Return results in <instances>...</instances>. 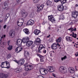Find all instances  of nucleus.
Returning <instances> with one entry per match:
<instances>
[{
  "label": "nucleus",
  "mask_w": 78,
  "mask_h": 78,
  "mask_svg": "<svg viewBox=\"0 0 78 78\" xmlns=\"http://www.w3.org/2000/svg\"><path fill=\"white\" fill-rule=\"evenodd\" d=\"M16 2L18 3L20 2V0H16Z\"/></svg>",
  "instance_id": "de8ad7c7"
},
{
  "label": "nucleus",
  "mask_w": 78,
  "mask_h": 78,
  "mask_svg": "<svg viewBox=\"0 0 78 78\" xmlns=\"http://www.w3.org/2000/svg\"><path fill=\"white\" fill-rule=\"evenodd\" d=\"M8 17L7 16H6L5 18V20H6V19H7V18H8Z\"/></svg>",
  "instance_id": "4d7b16f0"
},
{
  "label": "nucleus",
  "mask_w": 78,
  "mask_h": 78,
  "mask_svg": "<svg viewBox=\"0 0 78 78\" xmlns=\"http://www.w3.org/2000/svg\"><path fill=\"white\" fill-rule=\"evenodd\" d=\"M37 61H39V59H38V58H37L36 59Z\"/></svg>",
  "instance_id": "13d9d810"
},
{
  "label": "nucleus",
  "mask_w": 78,
  "mask_h": 78,
  "mask_svg": "<svg viewBox=\"0 0 78 78\" xmlns=\"http://www.w3.org/2000/svg\"><path fill=\"white\" fill-rule=\"evenodd\" d=\"M76 31V28H75L74 29H73V31Z\"/></svg>",
  "instance_id": "3c124183"
},
{
  "label": "nucleus",
  "mask_w": 78,
  "mask_h": 78,
  "mask_svg": "<svg viewBox=\"0 0 78 78\" xmlns=\"http://www.w3.org/2000/svg\"><path fill=\"white\" fill-rule=\"evenodd\" d=\"M59 71L62 73H66L67 72V69L64 66L60 67L59 68Z\"/></svg>",
  "instance_id": "7ed1b4c3"
},
{
  "label": "nucleus",
  "mask_w": 78,
  "mask_h": 78,
  "mask_svg": "<svg viewBox=\"0 0 78 78\" xmlns=\"http://www.w3.org/2000/svg\"><path fill=\"white\" fill-rule=\"evenodd\" d=\"M56 45H59V43H57V44H56Z\"/></svg>",
  "instance_id": "0e129e2a"
},
{
  "label": "nucleus",
  "mask_w": 78,
  "mask_h": 78,
  "mask_svg": "<svg viewBox=\"0 0 78 78\" xmlns=\"http://www.w3.org/2000/svg\"><path fill=\"white\" fill-rule=\"evenodd\" d=\"M67 2V0H63V3H65L66 2Z\"/></svg>",
  "instance_id": "49530a36"
},
{
  "label": "nucleus",
  "mask_w": 78,
  "mask_h": 78,
  "mask_svg": "<svg viewBox=\"0 0 78 78\" xmlns=\"http://www.w3.org/2000/svg\"><path fill=\"white\" fill-rule=\"evenodd\" d=\"M23 40L22 41V40L20 39H18L16 41V44L18 46H20L22 45V42L23 43Z\"/></svg>",
  "instance_id": "6e6552de"
},
{
  "label": "nucleus",
  "mask_w": 78,
  "mask_h": 78,
  "mask_svg": "<svg viewBox=\"0 0 78 78\" xmlns=\"http://www.w3.org/2000/svg\"><path fill=\"white\" fill-rule=\"evenodd\" d=\"M9 13H8L6 14V16L7 17H9Z\"/></svg>",
  "instance_id": "37998d69"
},
{
  "label": "nucleus",
  "mask_w": 78,
  "mask_h": 78,
  "mask_svg": "<svg viewBox=\"0 0 78 78\" xmlns=\"http://www.w3.org/2000/svg\"><path fill=\"white\" fill-rule=\"evenodd\" d=\"M32 69H33V66L32 65L27 66L25 68V70L26 71L31 70Z\"/></svg>",
  "instance_id": "f8f14e48"
},
{
  "label": "nucleus",
  "mask_w": 78,
  "mask_h": 78,
  "mask_svg": "<svg viewBox=\"0 0 78 78\" xmlns=\"http://www.w3.org/2000/svg\"><path fill=\"white\" fill-rule=\"evenodd\" d=\"M49 30H50V27H49Z\"/></svg>",
  "instance_id": "774afa93"
},
{
  "label": "nucleus",
  "mask_w": 78,
  "mask_h": 78,
  "mask_svg": "<svg viewBox=\"0 0 78 78\" xmlns=\"http://www.w3.org/2000/svg\"><path fill=\"white\" fill-rule=\"evenodd\" d=\"M47 70L49 72H53L55 71V69L53 66H49L47 68Z\"/></svg>",
  "instance_id": "423d86ee"
},
{
  "label": "nucleus",
  "mask_w": 78,
  "mask_h": 78,
  "mask_svg": "<svg viewBox=\"0 0 78 78\" xmlns=\"http://www.w3.org/2000/svg\"><path fill=\"white\" fill-rule=\"evenodd\" d=\"M66 58H67V56H66V55H65L64 56V57L62 58L61 60H62V61H63V60H64V59H66Z\"/></svg>",
  "instance_id": "c9c22d12"
},
{
  "label": "nucleus",
  "mask_w": 78,
  "mask_h": 78,
  "mask_svg": "<svg viewBox=\"0 0 78 78\" xmlns=\"http://www.w3.org/2000/svg\"><path fill=\"white\" fill-rule=\"evenodd\" d=\"M10 44V40H9L7 41L8 45H9Z\"/></svg>",
  "instance_id": "a18cd8bd"
},
{
  "label": "nucleus",
  "mask_w": 78,
  "mask_h": 78,
  "mask_svg": "<svg viewBox=\"0 0 78 78\" xmlns=\"http://www.w3.org/2000/svg\"><path fill=\"white\" fill-rule=\"evenodd\" d=\"M78 15V12L76 11H73L72 12V16L74 17V19H76Z\"/></svg>",
  "instance_id": "0eeeda50"
},
{
  "label": "nucleus",
  "mask_w": 78,
  "mask_h": 78,
  "mask_svg": "<svg viewBox=\"0 0 78 78\" xmlns=\"http://www.w3.org/2000/svg\"><path fill=\"white\" fill-rule=\"evenodd\" d=\"M21 20H22V21H23V22H19V21H18L17 23V25L18 26H19V27H21V26H22V25H23V23L24 22V19H23V18L21 19Z\"/></svg>",
  "instance_id": "a211bd4d"
},
{
  "label": "nucleus",
  "mask_w": 78,
  "mask_h": 78,
  "mask_svg": "<svg viewBox=\"0 0 78 78\" xmlns=\"http://www.w3.org/2000/svg\"><path fill=\"white\" fill-rule=\"evenodd\" d=\"M37 55L40 58V61L41 62H44V56L40 55V54H37Z\"/></svg>",
  "instance_id": "f3484780"
},
{
  "label": "nucleus",
  "mask_w": 78,
  "mask_h": 78,
  "mask_svg": "<svg viewBox=\"0 0 78 78\" xmlns=\"http://www.w3.org/2000/svg\"><path fill=\"white\" fill-rule=\"evenodd\" d=\"M60 1L62 4H64V3H63V0H60Z\"/></svg>",
  "instance_id": "09e8293b"
},
{
  "label": "nucleus",
  "mask_w": 78,
  "mask_h": 78,
  "mask_svg": "<svg viewBox=\"0 0 78 78\" xmlns=\"http://www.w3.org/2000/svg\"><path fill=\"white\" fill-rule=\"evenodd\" d=\"M1 66L2 68H6V69L10 68L9 62L7 61L2 62Z\"/></svg>",
  "instance_id": "f03ea898"
},
{
  "label": "nucleus",
  "mask_w": 78,
  "mask_h": 78,
  "mask_svg": "<svg viewBox=\"0 0 78 78\" xmlns=\"http://www.w3.org/2000/svg\"><path fill=\"white\" fill-rule=\"evenodd\" d=\"M49 20L53 23V22H55V18L53 17V15H50L48 16Z\"/></svg>",
  "instance_id": "9d476101"
},
{
  "label": "nucleus",
  "mask_w": 78,
  "mask_h": 78,
  "mask_svg": "<svg viewBox=\"0 0 78 78\" xmlns=\"http://www.w3.org/2000/svg\"><path fill=\"white\" fill-rule=\"evenodd\" d=\"M21 71V69L20 68H17L15 69V72L16 73H19Z\"/></svg>",
  "instance_id": "cd10ccee"
},
{
  "label": "nucleus",
  "mask_w": 78,
  "mask_h": 78,
  "mask_svg": "<svg viewBox=\"0 0 78 78\" xmlns=\"http://www.w3.org/2000/svg\"><path fill=\"white\" fill-rule=\"evenodd\" d=\"M73 28H70L69 29H68V30H71V32L73 31Z\"/></svg>",
  "instance_id": "c03bdc74"
},
{
  "label": "nucleus",
  "mask_w": 78,
  "mask_h": 78,
  "mask_svg": "<svg viewBox=\"0 0 78 78\" xmlns=\"http://www.w3.org/2000/svg\"><path fill=\"white\" fill-rule=\"evenodd\" d=\"M44 6V5H41L37 9V12H40V11H41V10H42V9H43Z\"/></svg>",
  "instance_id": "aec40b11"
},
{
  "label": "nucleus",
  "mask_w": 78,
  "mask_h": 78,
  "mask_svg": "<svg viewBox=\"0 0 78 78\" xmlns=\"http://www.w3.org/2000/svg\"><path fill=\"white\" fill-rule=\"evenodd\" d=\"M6 25H5L4 26L3 28L4 29H5V28H6Z\"/></svg>",
  "instance_id": "8fccbe9b"
},
{
  "label": "nucleus",
  "mask_w": 78,
  "mask_h": 78,
  "mask_svg": "<svg viewBox=\"0 0 78 78\" xmlns=\"http://www.w3.org/2000/svg\"><path fill=\"white\" fill-rule=\"evenodd\" d=\"M40 33H41V31L37 29L35 30L34 32V33L36 35H38Z\"/></svg>",
  "instance_id": "b1692460"
},
{
  "label": "nucleus",
  "mask_w": 78,
  "mask_h": 78,
  "mask_svg": "<svg viewBox=\"0 0 78 78\" xmlns=\"http://www.w3.org/2000/svg\"><path fill=\"white\" fill-rule=\"evenodd\" d=\"M66 8L65 9H67V7H64V8Z\"/></svg>",
  "instance_id": "69168bd1"
},
{
  "label": "nucleus",
  "mask_w": 78,
  "mask_h": 78,
  "mask_svg": "<svg viewBox=\"0 0 78 78\" xmlns=\"http://www.w3.org/2000/svg\"><path fill=\"white\" fill-rule=\"evenodd\" d=\"M45 48L43 46V45L41 44L40 45L38 48V52L39 53H42V50L45 49Z\"/></svg>",
  "instance_id": "9b49d317"
},
{
  "label": "nucleus",
  "mask_w": 78,
  "mask_h": 78,
  "mask_svg": "<svg viewBox=\"0 0 78 78\" xmlns=\"http://www.w3.org/2000/svg\"><path fill=\"white\" fill-rule=\"evenodd\" d=\"M2 37H6V35H4L3 36H2Z\"/></svg>",
  "instance_id": "6e6d98bb"
},
{
  "label": "nucleus",
  "mask_w": 78,
  "mask_h": 78,
  "mask_svg": "<svg viewBox=\"0 0 78 78\" xmlns=\"http://www.w3.org/2000/svg\"><path fill=\"white\" fill-rule=\"evenodd\" d=\"M23 49V48L21 46H19L17 47V48L15 49V51L16 53H19V52H20L22 49Z\"/></svg>",
  "instance_id": "1a4fd4ad"
},
{
  "label": "nucleus",
  "mask_w": 78,
  "mask_h": 78,
  "mask_svg": "<svg viewBox=\"0 0 78 78\" xmlns=\"http://www.w3.org/2000/svg\"><path fill=\"white\" fill-rule=\"evenodd\" d=\"M23 31L26 34L28 35L30 34V31L27 28H25L23 30Z\"/></svg>",
  "instance_id": "4be33fe9"
},
{
  "label": "nucleus",
  "mask_w": 78,
  "mask_h": 78,
  "mask_svg": "<svg viewBox=\"0 0 78 78\" xmlns=\"http://www.w3.org/2000/svg\"><path fill=\"white\" fill-rule=\"evenodd\" d=\"M40 72L41 75H47V73H48V71H47V70L46 69L44 68H41L40 70Z\"/></svg>",
  "instance_id": "20e7f679"
},
{
  "label": "nucleus",
  "mask_w": 78,
  "mask_h": 78,
  "mask_svg": "<svg viewBox=\"0 0 78 78\" xmlns=\"http://www.w3.org/2000/svg\"><path fill=\"white\" fill-rule=\"evenodd\" d=\"M2 38H3V37H1L0 39V44L3 45V46H5L6 44V43L3 41V40H2Z\"/></svg>",
  "instance_id": "4468645a"
},
{
  "label": "nucleus",
  "mask_w": 78,
  "mask_h": 78,
  "mask_svg": "<svg viewBox=\"0 0 78 78\" xmlns=\"http://www.w3.org/2000/svg\"><path fill=\"white\" fill-rule=\"evenodd\" d=\"M27 16H28V13L27 12H23L22 14V17L23 18H26Z\"/></svg>",
  "instance_id": "5701e85b"
},
{
  "label": "nucleus",
  "mask_w": 78,
  "mask_h": 78,
  "mask_svg": "<svg viewBox=\"0 0 78 78\" xmlns=\"http://www.w3.org/2000/svg\"><path fill=\"white\" fill-rule=\"evenodd\" d=\"M74 35H75V36H77V34H74Z\"/></svg>",
  "instance_id": "680f3d73"
},
{
  "label": "nucleus",
  "mask_w": 78,
  "mask_h": 78,
  "mask_svg": "<svg viewBox=\"0 0 78 78\" xmlns=\"http://www.w3.org/2000/svg\"><path fill=\"white\" fill-rule=\"evenodd\" d=\"M24 55L25 57H28V56H29V54H28V51H26V52H25Z\"/></svg>",
  "instance_id": "7c9ffc66"
},
{
  "label": "nucleus",
  "mask_w": 78,
  "mask_h": 78,
  "mask_svg": "<svg viewBox=\"0 0 78 78\" xmlns=\"http://www.w3.org/2000/svg\"><path fill=\"white\" fill-rule=\"evenodd\" d=\"M23 42L24 44H26L27 46L29 47H30L31 45L33 43V42L32 41L29 40L28 37H26L24 38Z\"/></svg>",
  "instance_id": "f257e3e1"
},
{
  "label": "nucleus",
  "mask_w": 78,
  "mask_h": 78,
  "mask_svg": "<svg viewBox=\"0 0 78 78\" xmlns=\"http://www.w3.org/2000/svg\"><path fill=\"white\" fill-rule=\"evenodd\" d=\"M50 35H49V36H48L47 37V38H48L49 37H50Z\"/></svg>",
  "instance_id": "5fc2aeb1"
},
{
  "label": "nucleus",
  "mask_w": 78,
  "mask_h": 78,
  "mask_svg": "<svg viewBox=\"0 0 78 78\" xmlns=\"http://www.w3.org/2000/svg\"><path fill=\"white\" fill-rule=\"evenodd\" d=\"M34 23V22L32 20H30L28 21L27 23V25H33Z\"/></svg>",
  "instance_id": "393cba45"
},
{
  "label": "nucleus",
  "mask_w": 78,
  "mask_h": 78,
  "mask_svg": "<svg viewBox=\"0 0 78 78\" xmlns=\"http://www.w3.org/2000/svg\"><path fill=\"white\" fill-rule=\"evenodd\" d=\"M77 55L76 54H75V55L76 56V57H77V56H78V52H77Z\"/></svg>",
  "instance_id": "864d4df0"
},
{
  "label": "nucleus",
  "mask_w": 78,
  "mask_h": 78,
  "mask_svg": "<svg viewBox=\"0 0 78 78\" xmlns=\"http://www.w3.org/2000/svg\"><path fill=\"white\" fill-rule=\"evenodd\" d=\"M11 55L10 54H8L7 55V59H8L9 58H11Z\"/></svg>",
  "instance_id": "f704fd0d"
},
{
  "label": "nucleus",
  "mask_w": 78,
  "mask_h": 78,
  "mask_svg": "<svg viewBox=\"0 0 78 78\" xmlns=\"http://www.w3.org/2000/svg\"><path fill=\"white\" fill-rule=\"evenodd\" d=\"M61 0H54L55 2H56V3H58V2H60Z\"/></svg>",
  "instance_id": "a19ab883"
},
{
  "label": "nucleus",
  "mask_w": 78,
  "mask_h": 78,
  "mask_svg": "<svg viewBox=\"0 0 78 78\" xmlns=\"http://www.w3.org/2000/svg\"><path fill=\"white\" fill-rule=\"evenodd\" d=\"M3 22V20H0V23H2Z\"/></svg>",
  "instance_id": "603ef678"
},
{
  "label": "nucleus",
  "mask_w": 78,
  "mask_h": 78,
  "mask_svg": "<svg viewBox=\"0 0 78 78\" xmlns=\"http://www.w3.org/2000/svg\"><path fill=\"white\" fill-rule=\"evenodd\" d=\"M41 40L39 38H37L36 41L34 42V44L37 45H39L40 44H41Z\"/></svg>",
  "instance_id": "ddd939ff"
},
{
  "label": "nucleus",
  "mask_w": 78,
  "mask_h": 78,
  "mask_svg": "<svg viewBox=\"0 0 78 78\" xmlns=\"http://www.w3.org/2000/svg\"><path fill=\"white\" fill-rule=\"evenodd\" d=\"M8 4L6 3H4L2 5V7L4 9H6V8H8Z\"/></svg>",
  "instance_id": "bb28decb"
},
{
  "label": "nucleus",
  "mask_w": 78,
  "mask_h": 78,
  "mask_svg": "<svg viewBox=\"0 0 78 78\" xmlns=\"http://www.w3.org/2000/svg\"><path fill=\"white\" fill-rule=\"evenodd\" d=\"M42 50H43V52L44 53H46V52L47 51L45 50V49H42Z\"/></svg>",
  "instance_id": "ea45409f"
},
{
  "label": "nucleus",
  "mask_w": 78,
  "mask_h": 78,
  "mask_svg": "<svg viewBox=\"0 0 78 78\" xmlns=\"http://www.w3.org/2000/svg\"><path fill=\"white\" fill-rule=\"evenodd\" d=\"M53 76H54V77H56V76H55V74H53Z\"/></svg>",
  "instance_id": "bf43d9fd"
},
{
  "label": "nucleus",
  "mask_w": 78,
  "mask_h": 78,
  "mask_svg": "<svg viewBox=\"0 0 78 78\" xmlns=\"http://www.w3.org/2000/svg\"><path fill=\"white\" fill-rule=\"evenodd\" d=\"M61 19H64V15H61L60 16Z\"/></svg>",
  "instance_id": "58836bf2"
},
{
  "label": "nucleus",
  "mask_w": 78,
  "mask_h": 78,
  "mask_svg": "<svg viewBox=\"0 0 78 78\" xmlns=\"http://www.w3.org/2000/svg\"><path fill=\"white\" fill-rule=\"evenodd\" d=\"M7 77L6 75L2 73H0V78H6Z\"/></svg>",
  "instance_id": "412c9836"
},
{
  "label": "nucleus",
  "mask_w": 78,
  "mask_h": 78,
  "mask_svg": "<svg viewBox=\"0 0 78 78\" xmlns=\"http://www.w3.org/2000/svg\"><path fill=\"white\" fill-rule=\"evenodd\" d=\"M46 4L48 6L51 5V2L50 1V0H48L47 1Z\"/></svg>",
  "instance_id": "c756f323"
},
{
  "label": "nucleus",
  "mask_w": 78,
  "mask_h": 78,
  "mask_svg": "<svg viewBox=\"0 0 78 78\" xmlns=\"http://www.w3.org/2000/svg\"><path fill=\"white\" fill-rule=\"evenodd\" d=\"M69 71L70 73H74V69H69Z\"/></svg>",
  "instance_id": "473e14b6"
},
{
  "label": "nucleus",
  "mask_w": 78,
  "mask_h": 78,
  "mask_svg": "<svg viewBox=\"0 0 78 78\" xmlns=\"http://www.w3.org/2000/svg\"><path fill=\"white\" fill-rule=\"evenodd\" d=\"M15 31L13 30H11L9 32V36H11L12 37H14L15 36Z\"/></svg>",
  "instance_id": "2eb2a0df"
},
{
  "label": "nucleus",
  "mask_w": 78,
  "mask_h": 78,
  "mask_svg": "<svg viewBox=\"0 0 78 78\" xmlns=\"http://www.w3.org/2000/svg\"><path fill=\"white\" fill-rule=\"evenodd\" d=\"M61 41H62V38L59 37L56 40V42H57L60 43L61 42Z\"/></svg>",
  "instance_id": "c85d7f7f"
},
{
  "label": "nucleus",
  "mask_w": 78,
  "mask_h": 78,
  "mask_svg": "<svg viewBox=\"0 0 78 78\" xmlns=\"http://www.w3.org/2000/svg\"><path fill=\"white\" fill-rule=\"evenodd\" d=\"M58 10L59 11H62L64 9V7L63 5H58Z\"/></svg>",
  "instance_id": "dca6fc26"
},
{
  "label": "nucleus",
  "mask_w": 78,
  "mask_h": 78,
  "mask_svg": "<svg viewBox=\"0 0 78 78\" xmlns=\"http://www.w3.org/2000/svg\"><path fill=\"white\" fill-rule=\"evenodd\" d=\"M58 45L54 43L51 46V48L52 49H53L54 50H56L57 48H58Z\"/></svg>",
  "instance_id": "6ab92c4d"
},
{
  "label": "nucleus",
  "mask_w": 78,
  "mask_h": 78,
  "mask_svg": "<svg viewBox=\"0 0 78 78\" xmlns=\"http://www.w3.org/2000/svg\"><path fill=\"white\" fill-rule=\"evenodd\" d=\"M31 48H32V49H33V48H34V47H35V45H34V44H32V45H31Z\"/></svg>",
  "instance_id": "e433bc0d"
},
{
  "label": "nucleus",
  "mask_w": 78,
  "mask_h": 78,
  "mask_svg": "<svg viewBox=\"0 0 78 78\" xmlns=\"http://www.w3.org/2000/svg\"><path fill=\"white\" fill-rule=\"evenodd\" d=\"M75 69H76V66H75Z\"/></svg>",
  "instance_id": "338daca9"
},
{
  "label": "nucleus",
  "mask_w": 78,
  "mask_h": 78,
  "mask_svg": "<svg viewBox=\"0 0 78 78\" xmlns=\"http://www.w3.org/2000/svg\"><path fill=\"white\" fill-rule=\"evenodd\" d=\"M13 61L16 62L17 64H18L19 66H22V65L23 64L24 62H25V60L23 59H22L20 60L19 62H18V61L16 60H14Z\"/></svg>",
  "instance_id": "39448f33"
},
{
  "label": "nucleus",
  "mask_w": 78,
  "mask_h": 78,
  "mask_svg": "<svg viewBox=\"0 0 78 78\" xmlns=\"http://www.w3.org/2000/svg\"><path fill=\"white\" fill-rule=\"evenodd\" d=\"M1 28H2V26L0 25V30L1 29Z\"/></svg>",
  "instance_id": "052dcab7"
},
{
  "label": "nucleus",
  "mask_w": 78,
  "mask_h": 78,
  "mask_svg": "<svg viewBox=\"0 0 78 78\" xmlns=\"http://www.w3.org/2000/svg\"><path fill=\"white\" fill-rule=\"evenodd\" d=\"M74 32L73 33V35H72V37H74V38H76V36H74Z\"/></svg>",
  "instance_id": "79ce46f5"
},
{
  "label": "nucleus",
  "mask_w": 78,
  "mask_h": 78,
  "mask_svg": "<svg viewBox=\"0 0 78 78\" xmlns=\"http://www.w3.org/2000/svg\"><path fill=\"white\" fill-rule=\"evenodd\" d=\"M34 16V14L33 13H31L30 15V18H33Z\"/></svg>",
  "instance_id": "72a5a7b5"
},
{
  "label": "nucleus",
  "mask_w": 78,
  "mask_h": 78,
  "mask_svg": "<svg viewBox=\"0 0 78 78\" xmlns=\"http://www.w3.org/2000/svg\"><path fill=\"white\" fill-rule=\"evenodd\" d=\"M66 40L67 41H69L70 42H72V38L70 37L67 36L66 37Z\"/></svg>",
  "instance_id": "a878e982"
},
{
  "label": "nucleus",
  "mask_w": 78,
  "mask_h": 78,
  "mask_svg": "<svg viewBox=\"0 0 78 78\" xmlns=\"http://www.w3.org/2000/svg\"><path fill=\"white\" fill-rule=\"evenodd\" d=\"M8 50H11L12 49V46L9 45V47L7 48Z\"/></svg>",
  "instance_id": "2f4dec72"
},
{
  "label": "nucleus",
  "mask_w": 78,
  "mask_h": 78,
  "mask_svg": "<svg viewBox=\"0 0 78 78\" xmlns=\"http://www.w3.org/2000/svg\"><path fill=\"white\" fill-rule=\"evenodd\" d=\"M33 2L34 3H37L38 2H39V0H34Z\"/></svg>",
  "instance_id": "4c0bfd02"
},
{
  "label": "nucleus",
  "mask_w": 78,
  "mask_h": 78,
  "mask_svg": "<svg viewBox=\"0 0 78 78\" xmlns=\"http://www.w3.org/2000/svg\"><path fill=\"white\" fill-rule=\"evenodd\" d=\"M78 5L77 4H76V7H78Z\"/></svg>",
  "instance_id": "e2e57ef3"
}]
</instances>
